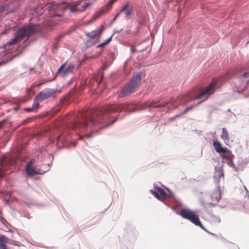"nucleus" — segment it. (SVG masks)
<instances>
[{
	"instance_id": "obj_1",
	"label": "nucleus",
	"mask_w": 249,
	"mask_h": 249,
	"mask_svg": "<svg viewBox=\"0 0 249 249\" xmlns=\"http://www.w3.org/2000/svg\"><path fill=\"white\" fill-rule=\"evenodd\" d=\"M108 118L106 117L102 110L98 111L96 113L91 116H87L86 115L81 114L80 120L73 122L71 123L70 125L66 126V128L69 130L70 128L72 129H79L82 132L86 130H92V126H97L101 124L105 123V125L99 126V128H104L116 122L117 119H114L111 123L108 122ZM91 133L93 131L92 130Z\"/></svg>"
},
{
	"instance_id": "obj_2",
	"label": "nucleus",
	"mask_w": 249,
	"mask_h": 249,
	"mask_svg": "<svg viewBox=\"0 0 249 249\" xmlns=\"http://www.w3.org/2000/svg\"><path fill=\"white\" fill-rule=\"evenodd\" d=\"M217 84V80L216 78H213L212 82L209 86L206 87L197 96L194 97L191 93H187L181 97H179L178 100L179 101L181 104L186 105L190 101L196 98L197 100H200L196 105H191L186 108L185 110L181 114H184L187 111L192 110L197 105L200 103L206 100L210 95L213 94L215 91V87Z\"/></svg>"
},
{
	"instance_id": "obj_3",
	"label": "nucleus",
	"mask_w": 249,
	"mask_h": 249,
	"mask_svg": "<svg viewBox=\"0 0 249 249\" xmlns=\"http://www.w3.org/2000/svg\"><path fill=\"white\" fill-rule=\"evenodd\" d=\"M139 109L134 103H124L115 105H108L105 107L102 110L106 115V117L109 119V114L112 112L125 111L130 113L135 112Z\"/></svg>"
},
{
	"instance_id": "obj_4",
	"label": "nucleus",
	"mask_w": 249,
	"mask_h": 249,
	"mask_svg": "<svg viewBox=\"0 0 249 249\" xmlns=\"http://www.w3.org/2000/svg\"><path fill=\"white\" fill-rule=\"evenodd\" d=\"M36 25H27L19 28L17 31L15 36L11 40L7 42L6 45L10 46L16 44L24 38H28L36 31Z\"/></svg>"
},
{
	"instance_id": "obj_5",
	"label": "nucleus",
	"mask_w": 249,
	"mask_h": 249,
	"mask_svg": "<svg viewBox=\"0 0 249 249\" xmlns=\"http://www.w3.org/2000/svg\"><path fill=\"white\" fill-rule=\"evenodd\" d=\"M141 76L142 72H139L136 75L132 77L130 82L118 91V97L122 98L134 92L140 84Z\"/></svg>"
},
{
	"instance_id": "obj_6",
	"label": "nucleus",
	"mask_w": 249,
	"mask_h": 249,
	"mask_svg": "<svg viewBox=\"0 0 249 249\" xmlns=\"http://www.w3.org/2000/svg\"><path fill=\"white\" fill-rule=\"evenodd\" d=\"M177 213L181 215L182 218L190 221L195 225L199 226L209 234L215 235L214 234L209 232L203 227L199 220L198 216L196 214L195 212L188 209H181L179 211L177 212Z\"/></svg>"
},
{
	"instance_id": "obj_7",
	"label": "nucleus",
	"mask_w": 249,
	"mask_h": 249,
	"mask_svg": "<svg viewBox=\"0 0 249 249\" xmlns=\"http://www.w3.org/2000/svg\"><path fill=\"white\" fill-rule=\"evenodd\" d=\"M34 160H31L27 163L26 172L28 176H33L36 174H43L45 173L41 170L37 169L34 165Z\"/></svg>"
},
{
	"instance_id": "obj_8",
	"label": "nucleus",
	"mask_w": 249,
	"mask_h": 249,
	"mask_svg": "<svg viewBox=\"0 0 249 249\" xmlns=\"http://www.w3.org/2000/svg\"><path fill=\"white\" fill-rule=\"evenodd\" d=\"M56 92V89H46L39 92L37 95V98H39L40 101L48 99L54 96Z\"/></svg>"
},
{
	"instance_id": "obj_9",
	"label": "nucleus",
	"mask_w": 249,
	"mask_h": 249,
	"mask_svg": "<svg viewBox=\"0 0 249 249\" xmlns=\"http://www.w3.org/2000/svg\"><path fill=\"white\" fill-rule=\"evenodd\" d=\"M74 68L73 65L71 64H63L58 70V72L61 76H64L71 73Z\"/></svg>"
},
{
	"instance_id": "obj_10",
	"label": "nucleus",
	"mask_w": 249,
	"mask_h": 249,
	"mask_svg": "<svg viewBox=\"0 0 249 249\" xmlns=\"http://www.w3.org/2000/svg\"><path fill=\"white\" fill-rule=\"evenodd\" d=\"M176 101L174 99L171 100L168 103H151L149 104V107L150 108H160V107H163L165 106V105H167L168 104H170L172 105L173 107H168V109H173L174 108H176L177 107V105L176 103Z\"/></svg>"
},
{
	"instance_id": "obj_11",
	"label": "nucleus",
	"mask_w": 249,
	"mask_h": 249,
	"mask_svg": "<svg viewBox=\"0 0 249 249\" xmlns=\"http://www.w3.org/2000/svg\"><path fill=\"white\" fill-rule=\"evenodd\" d=\"M154 190H150V192L157 199L160 200V196L163 197L167 196L165 192L161 188L157 186L155 184L154 185Z\"/></svg>"
},
{
	"instance_id": "obj_12",
	"label": "nucleus",
	"mask_w": 249,
	"mask_h": 249,
	"mask_svg": "<svg viewBox=\"0 0 249 249\" xmlns=\"http://www.w3.org/2000/svg\"><path fill=\"white\" fill-rule=\"evenodd\" d=\"M213 146L216 152L220 154L230 153V150L227 147H223L221 143L217 141L213 142Z\"/></svg>"
},
{
	"instance_id": "obj_13",
	"label": "nucleus",
	"mask_w": 249,
	"mask_h": 249,
	"mask_svg": "<svg viewBox=\"0 0 249 249\" xmlns=\"http://www.w3.org/2000/svg\"><path fill=\"white\" fill-rule=\"evenodd\" d=\"M125 12V18L126 19H129L132 13V6L129 3H126L122 5L121 8V12Z\"/></svg>"
},
{
	"instance_id": "obj_14",
	"label": "nucleus",
	"mask_w": 249,
	"mask_h": 249,
	"mask_svg": "<svg viewBox=\"0 0 249 249\" xmlns=\"http://www.w3.org/2000/svg\"><path fill=\"white\" fill-rule=\"evenodd\" d=\"M213 178L214 182L217 185L219 183V180H217V178H219L221 179L224 178V173L221 166L215 167V172Z\"/></svg>"
},
{
	"instance_id": "obj_15",
	"label": "nucleus",
	"mask_w": 249,
	"mask_h": 249,
	"mask_svg": "<svg viewBox=\"0 0 249 249\" xmlns=\"http://www.w3.org/2000/svg\"><path fill=\"white\" fill-rule=\"evenodd\" d=\"M210 197L213 202L215 201L216 203L219 202L221 199L220 186L219 185L216 186V189L213 192Z\"/></svg>"
},
{
	"instance_id": "obj_16",
	"label": "nucleus",
	"mask_w": 249,
	"mask_h": 249,
	"mask_svg": "<svg viewBox=\"0 0 249 249\" xmlns=\"http://www.w3.org/2000/svg\"><path fill=\"white\" fill-rule=\"evenodd\" d=\"M103 31V27H100L94 30H93L87 34L86 36L90 38H94Z\"/></svg>"
},
{
	"instance_id": "obj_17",
	"label": "nucleus",
	"mask_w": 249,
	"mask_h": 249,
	"mask_svg": "<svg viewBox=\"0 0 249 249\" xmlns=\"http://www.w3.org/2000/svg\"><path fill=\"white\" fill-rule=\"evenodd\" d=\"M79 3L75 2L72 5H70L69 7L70 11L71 13H80L81 12L80 11V7H78Z\"/></svg>"
},
{
	"instance_id": "obj_18",
	"label": "nucleus",
	"mask_w": 249,
	"mask_h": 249,
	"mask_svg": "<svg viewBox=\"0 0 249 249\" xmlns=\"http://www.w3.org/2000/svg\"><path fill=\"white\" fill-rule=\"evenodd\" d=\"M221 138L225 142V143L229 141V134L225 128H222V133L221 135Z\"/></svg>"
},
{
	"instance_id": "obj_19",
	"label": "nucleus",
	"mask_w": 249,
	"mask_h": 249,
	"mask_svg": "<svg viewBox=\"0 0 249 249\" xmlns=\"http://www.w3.org/2000/svg\"><path fill=\"white\" fill-rule=\"evenodd\" d=\"M6 239L4 235L0 236V249H7L6 245Z\"/></svg>"
},
{
	"instance_id": "obj_20",
	"label": "nucleus",
	"mask_w": 249,
	"mask_h": 249,
	"mask_svg": "<svg viewBox=\"0 0 249 249\" xmlns=\"http://www.w3.org/2000/svg\"><path fill=\"white\" fill-rule=\"evenodd\" d=\"M116 0H110L107 4L106 5V7H103L102 9V12L104 13L106 11L108 10L111 6H112V4L115 2Z\"/></svg>"
},
{
	"instance_id": "obj_21",
	"label": "nucleus",
	"mask_w": 249,
	"mask_h": 249,
	"mask_svg": "<svg viewBox=\"0 0 249 249\" xmlns=\"http://www.w3.org/2000/svg\"><path fill=\"white\" fill-rule=\"evenodd\" d=\"M116 0H110L107 4L106 5V7H103L102 9V12L104 13L106 11L108 10L111 6H112V4L115 2Z\"/></svg>"
},
{
	"instance_id": "obj_22",
	"label": "nucleus",
	"mask_w": 249,
	"mask_h": 249,
	"mask_svg": "<svg viewBox=\"0 0 249 249\" xmlns=\"http://www.w3.org/2000/svg\"><path fill=\"white\" fill-rule=\"evenodd\" d=\"M201 204L202 206L203 207H204V208H205L207 205H211V206H218L217 203H212V202H208L207 201H206L205 202L202 201L201 202ZM218 206L220 208H223L225 207V206H219L218 205Z\"/></svg>"
},
{
	"instance_id": "obj_23",
	"label": "nucleus",
	"mask_w": 249,
	"mask_h": 249,
	"mask_svg": "<svg viewBox=\"0 0 249 249\" xmlns=\"http://www.w3.org/2000/svg\"><path fill=\"white\" fill-rule=\"evenodd\" d=\"M39 101V98H37V95L35 97L34 103L32 105V108H33L34 110H37L39 108V103L38 101Z\"/></svg>"
},
{
	"instance_id": "obj_24",
	"label": "nucleus",
	"mask_w": 249,
	"mask_h": 249,
	"mask_svg": "<svg viewBox=\"0 0 249 249\" xmlns=\"http://www.w3.org/2000/svg\"><path fill=\"white\" fill-rule=\"evenodd\" d=\"M210 220L213 223H219L221 221L220 218L218 215L211 214Z\"/></svg>"
},
{
	"instance_id": "obj_25",
	"label": "nucleus",
	"mask_w": 249,
	"mask_h": 249,
	"mask_svg": "<svg viewBox=\"0 0 249 249\" xmlns=\"http://www.w3.org/2000/svg\"><path fill=\"white\" fill-rule=\"evenodd\" d=\"M5 172V163L0 162V178L3 176Z\"/></svg>"
},
{
	"instance_id": "obj_26",
	"label": "nucleus",
	"mask_w": 249,
	"mask_h": 249,
	"mask_svg": "<svg viewBox=\"0 0 249 249\" xmlns=\"http://www.w3.org/2000/svg\"><path fill=\"white\" fill-rule=\"evenodd\" d=\"M91 3L89 2H85L80 7V11L81 12L85 10L90 5Z\"/></svg>"
},
{
	"instance_id": "obj_27",
	"label": "nucleus",
	"mask_w": 249,
	"mask_h": 249,
	"mask_svg": "<svg viewBox=\"0 0 249 249\" xmlns=\"http://www.w3.org/2000/svg\"><path fill=\"white\" fill-rule=\"evenodd\" d=\"M227 163L228 165L232 167L235 171L237 172L238 171V168L235 166L234 163L233 162V161L231 160H229L227 161Z\"/></svg>"
},
{
	"instance_id": "obj_28",
	"label": "nucleus",
	"mask_w": 249,
	"mask_h": 249,
	"mask_svg": "<svg viewBox=\"0 0 249 249\" xmlns=\"http://www.w3.org/2000/svg\"><path fill=\"white\" fill-rule=\"evenodd\" d=\"M65 132H64L63 134H61V135L58 136L57 138V142L58 143H59V142L63 143V142L65 139Z\"/></svg>"
},
{
	"instance_id": "obj_29",
	"label": "nucleus",
	"mask_w": 249,
	"mask_h": 249,
	"mask_svg": "<svg viewBox=\"0 0 249 249\" xmlns=\"http://www.w3.org/2000/svg\"><path fill=\"white\" fill-rule=\"evenodd\" d=\"M106 45H107V44L105 42H104L100 44H99L97 47V48H101V47H103L104 46H105Z\"/></svg>"
},
{
	"instance_id": "obj_30",
	"label": "nucleus",
	"mask_w": 249,
	"mask_h": 249,
	"mask_svg": "<svg viewBox=\"0 0 249 249\" xmlns=\"http://www.w3.org/2000/svg\"><path fill=\"white\" fill-rule=\"evenodd\" d=\"M112 35L110 37H108L105 42H106V43L107 44L108 43H109L111 40V39H112Z\"/></svg>"
},
{
	"instance_id": "obj_31",
	"label": "nucleus",
	"mask_w": 249,
	"mask_h": 249,
	"mask_svg": "<svg viewBox=\"0 0 249 249\" xmlns=\"http://www.w3.org/2000/svg\"><path fill=\"white\" fill-rule=\"evenodd\" d=\"M24 110L25 111H30L31 110H33V108H32V107H27V108H24Z\"/></svg>"
},
{
	"instance_id": "obj_32",
	"label": "nucleus",
	"mask_w": 249,
	"mask_h": 249,
	"mask_svg": "<svg viewBox=\"0 0 249 249\" xmlns=\"http://www.w3.org/2000/svg\"><path fill=\"white\" fill-rule=\"evenodd\" d=\"M98 17V15H94L92 17V20H95L97 19V18Z\"/></svg>"
},
{
	"instance_id": "obj_33",
	"label": "nucleus",
	"mask_w": 249,
	"mask_h": 249,
	"mask_svg": "<svg viewBox=\"0 0 249 249\" xmlns=\"http://www.w3.org/2000/svg\"><path fill=\"white\" fill-rule=\"evenodd\" d=\"M121 13V11H120V12H119L118 13H117V14L116 15V16H115V18H114V20H115V19H116V18H117L119 16V15H120V13Z\"/></svg>"
},
{
	"instance_id": "obj_34",
	"label": "nucleus",
	"mask_w": 249,
	"mask_h": 249,
	"mask_svg": "<svg viewBox=\"0 0 249 249\" xmlns=\"http://www.w3.org/2000/svg\"><path fill=\"white\" fill-rule=\"evenodd\" d=\"M91 134H87L85 135V137H87L88 138H90L91 137Z\"/></svg>"
},
{
	"instance_id": "obj_35",
	"label": "nucleus",
	"mask_w": 249,
	"mask_h": 249,
	"mask_svg": "<svg viewBox=\"0 0 249 249\" xmlns=\"http://www.w3.org/2000/svg\"><path fill=\"white\" fill-rule=\"evenodd\" d=\"M0 221H1L2 223H4L5 220L4 218H3L2 217H0Z\"/></svg>"
},
{
	"instance_id": "obj_36",
	"label": "nucleus",
	"mask_w": 249,
	"mask_h": 249,
	"mask_svg": "<svg viewBox=\"0 0 249 249\" xmlns=\"http://www.w3.org/2000/svg\"><path fill=\"white\" fill-rule=\"evenodd\" d=\"M57 7V5H52V6H49V8H50V9H51V8H52V7Z\"/></svg>"
},
{
	"instance_id": "obj_37",
	"label": "nucleus",
	"mask_w": 249,
	"mask_h": 249,
	"mask_svg": "<svg viewBox=\"0 0 249 249\" xmlns=\"http://www.w3.org/2000/svg\"><path fill=\"white\" fill-rule=\"evenodd\" d=\"M244 188L245 189V190L246 191L247 194L249 193V191L247 190V189L246 188V187L245 186H244Z\"/></svg>"
},
{
	"instance_id": "obj_38",
	"label": "nucleus",
	"mask_w": 249,
	"mask_h": 249,
	"mask_svg": "<svg viewBox=\"0 0 249 249\" xmlns=\"http://www.w3.org/2000/svg\"><path fill=\"white\" fill-rule=\"evenodd\" d=\"M43 150H46L45 149H44V148H42L41 149V152H42Z\"/></svg>"
},
{
	"instance_id": "obj_39",
	"label": "nucleus",
	"mask_w": 249,
	"mask_h": 249,
	"mask_svg": "<svg viewBox=\"0 0 249 249\" xmlns=\"http://www.w3.org/2000/svg\"><path fill=\"white\" fill-rule=\"evenodd\" d=\"M2 123H3V122H0V127L1 126Z\"/></svg>"
},
{
	"instance_id": "obj_40",
	"label": "nucleus",
	"mask_w": 249,
	"mask_h": 249,
	"mask_svg": "<svg viewBox=\"0 0 249 249\" xmlns=\"http://www.w3.org/2000/svg\"><path fill=\"white\" fill-rule=\"evenodd\" d=\"M217 180H219V182L221 180V179L219 178H217Z\"/></svg>"
},
{
	"instance_id": "obj_41",
	"label": "nucleus",
	"mask_w": 249,
	"mask_h": 249,
	"mask_svg": "<svg viewBox=\"0 0 249 249\" xmlns=\"http://www.w3.org/2000/svg\"><path fill=\"white\" fill-rule=\"evenodd\" d=\"M217 180H219V182L221 180V179L219 178H217Z\"/></svg>"
},
{
	"instance_id": "obj_42",
	"label": "nucleus",
	"mask_w": 249,
	"mask_h": 249,
	"mask_svg": "<svg viewBox=\"0 0 249 249\" xmlns=\"http://www.w3.org/2000/svg\"><path fill=\"white\" fill-rule=\"evenodd\" d=\"M82 136H80L79 137V139H82Z\"/></svg>"
},
{
	"instance_id": "obj_43",
	"label": "nucleus",
	"mask_w": 249,
	"mask_h": 249,
	"mask_svg": "<svg viewBox=\"0 0 249 249\" xmlns=\"http://www.w3.org/2000/svg\"><path fill=\"white\" fill-rule=\"evenodd\" d=\"M180 115H181V114H179V115H176V117H178V116H180Z\"/></svg>"
},
{
	"instance_id": "obj_44",
	"label": "nucleus",
	"mask_w": 249,
	"mask_h": 249,
	"mask_svg": "<svg viewBox=\"0 0 249 249\" xmlns=\"http://www.w3.org/2000/svg\"><path fill=\"white\" fill-rule=\"evenodd\" d=\"M33 70V68H31V69H30V71H32Z\"/></svg>"
},
{
	"instance_id": "obj_45",
	"label": "nucleus",
	"mask_w": 249,
	"mask_h": 249,
	"mask_svg": "<svg viewBox=\"0 0 249 249\" xmlns=\"http://www.w3.org/2000/svg\"><path fill=\"white\" fill-rule=\"evenodd\" d=\"M15 109L16 110H17L18 109V108H17V107H16V108H15Z\"/></svg>"
},
{
	"instance_id": "obj_46",
	"label": "nucleus",
	"mask_w": 249,
	"mask_h": 249,
	"mask_svg": "<svg viewBox=\"0 0 249 249\" xmlns=\"http://www.w3.org/2000/svg\"><path fill=\"white\" fill-rule=\"evenodd\" d=\"M247 196L249 198V194Z\"/></svg>"
}]
</instances>
